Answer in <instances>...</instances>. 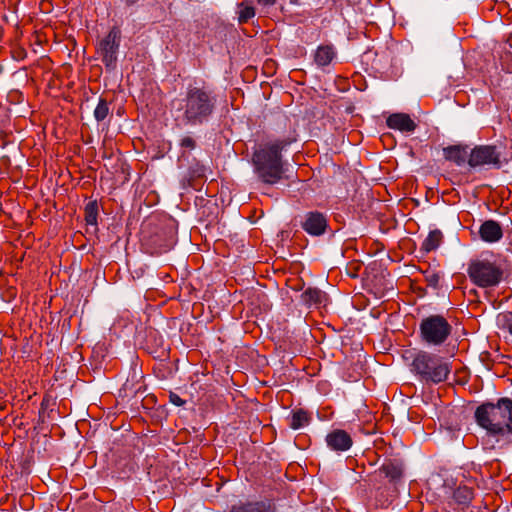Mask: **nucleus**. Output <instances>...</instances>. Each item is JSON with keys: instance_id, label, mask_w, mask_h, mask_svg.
<instances>
[{"instance_id": "nucleus-6", "label": "nucleus", "mask_w": 512, "mask_h": 512, "mask_svg": "<svg viewBox=\"0 0 512 512\" xmlns=\"http://www.w3.org/2000/svg\"><path fill=\"white\" fill-rule=\"evenodd\" d=\"M467 273L470 280L482 288L498 285L503 276L500 266L486 259L472 260L468 265Z\"/></svg>"}, {"instance_id": "nucleus-9", "label": "nucleus", "mask_w": 512, "mask_h": 512, "mask_svg": "<svg viewBox=\"0 0 512 512\" xmlns=\"http://www.w3.org/2000/svg\"><path fill=\"white\" fill-rule=\"evenodd\" d=\"M152 225L148 221L142 225L141 233L143 241L151 249L152 254H162L171 250L175 244L174 233L171 229L161 230L154 235L149 234V228Z\"/></svg>"}, {"instance_id": "nucleus-13", "label": "nucleus", "mask_w": 512, "mask_h": 512, "mask_svg": "<svg viewBox=\"0 0 512 512\" xmlns=\"http://www.w3.org/2000/svg\"><path fill=\"white\" fill-rule=\"evenodd\" d=\"M479 235L484 242L495 243L502 238L503 231L497 221L486 220L480 226Z\"/></svg>"}, {"instance_id": "nucleus-7", "label": "nucleus", "mask_w": 512, "mask_h": 512, "mask_svg": "<svg viewBox=\"0 0 512 512\" xmlns=\"http://www.w3.org/2000/svg\"><path fill=\"white\" fill-rule=\"evenodd\" d=\"M121 43V31L114 26L108 34L103 37L96 46L98 58L105 65V68L112 71L116 68L118 52Z\"/></svg>"}, {"instance_id": "nucleus-15", "label": "nucleus", "mask_w": 512, "mask_h": 512, "mask_svg": "<svg viewBox=\"0 0 512 512\" xmlns=\"http://www.w3.org/2000/svg\"><path fill=\"white\" fill-rule=\"evenodd\" d=\"M444 158L448 161L455 163L458 166H462L466 162L468 163L469 152L468 146L463 145H452L443 149Z\"/></svg>"}, {"instance_id": "nucleus-4", "label": "nucleus", "mask_w": 512, "mask_h": 512, "mask_svg": "<svg viewBox=\"0 0 512 512\" xmlns=\"http://www.w3.org/2000/svg\"><path fill=\"white\" fill-rule=\"evenodd\" d=\"M451 369V362L448 359L424 350L417 351L411 363V372L424 383L445 382Z\"/></svg>"}, {"instance_id": "nucleus-23", "label": "nucleus", "mask_w": 512, "mask_h": 512, "mask_svg": "<svg viewBox=\"0 0 512 512\" xmlns=\"http://www.w3.org/2000/svg\"><path fill=\"white\" fill-rule=\"evenodd\" d=\"M109 111L110 110L107 101L101 98L94 110V117L98 122L103 121L109 115Z\"/></svg>"}, {"instance_id": "nucleus-22", "label": "nucleus", "mask_w": 512, "mask_h": 512, "mask_svg": "<svg viewBox=\"0 0 512 512\" xmlns=\"http://www.w3.org/2000/svg\"><path fill=\"white\" fill-rule=\"evenodd\" d=\"M98 216V205L96 201L89 202L85 206V221L87 225L96 226Z\"/></svg>"}, {"instance_id": "nucleus-21", "label": "nucleus", "mask_w": 512, "mask_h": 512, "mask_svg": "<svg viewBox=\"0 0 512 512\" xmlns=\"http://www.w3.org/2000/svg\"><path fill=\"white\" fill-rule=\"evenodd\" d=\"M239 23H247L255 16V8L249 2H242L238 5Z\"/></svg>"}, {"instance_id": "nucleus-27", "label": "nucleus", "mask_w": 512, "mask_h": 512, "mask_svg": "<svg viewBox=\"0 0 512 512\" xmlns=\"http://www.w3.org/2000/svg\"><path fill=\"white\" fill-rule=\"evenodd\" d=\"M169 398L170 402L176 406H182L185 404V401L176 393H171Z\"/></svg>"}, {"instance_id": "nucleus-26", "label": "nucleus", "mask_w": 512, "mask_h": 512, "mask_svg": "<svg viewBox=\"0 0 512 512\" xmlns=\"http://www.w3.org/2000/svg\"><path fill=\"white\" fill-rule=\"evenodd\" d=\"M180 146L182 148L192 150L196 147V141L191 136H185L182 138Z\"/></svg>"}, {"instance_id": "nucleus-20", "label": "nucleus", "mask_w": 512, "mask_h": 512, "mask_svg": "<svg viewBox=\"0 0 512 512\" xmlns=\"http://www.w3.org/2000/svg\"><path fill=\"white\" fill-rule=\"evenodd\" d=\"M310 416L309 414L302 410H296L292 413L290 427L294 430L300 429L309 424Z\"/></svg>"}, {"instance_id": "nucleus-12", "label": "nucleus", "mask_w": 512, "mask_h": 512, "mask_svg": "<svg viewBox=\"0 0 512 512\" xmlns=\"http://www.w3.org/2000/svg\"><path fill=\"white\" fill-rule=\"evenodd\" d=\"M386 124L390 129L399 130L401 132H413L417 124L406 113H394L386 119Z\"/></svg>"}, {"instance_id": "nucleus-25", "label": "nucleus", "mask_w": 512, "mask_h": 512, "mask_svg": "<svg viewBox=\"0 0 512 512\" xmlns=\"http://www.w3.org/2000/svg\"><path fill=\"white\" fill-rule=\"evenodd\" d=\"M425 281L428 286L437 289L440 285L441 275L434 270H427L424 272Z\"/></svg>"}, {"instance_id": "nucleus-1", "label": "nucleus", "mask_w": 512, "mask_h": 512, "mask_svg": "<svg viewBox=\"0 0 512 512\" xmlns=\"http://www.w3.org/2000/svg\"><path fill=\"white\" fill-rule=\"evenodd\" d=\"M474 417L487 435L495 439L497 448L512 444V399L502 397L496 403L485 402L476 408Z\"/></svg>"}, {"instance_id": "nucleus-3", "label": "nucleus", "mask_w": 512, "mask_h": 512, "mask_svg": "<svg viewBox=\"0 0 512 512\" xmlns=\"http://www.w3.org/2000/svg\"><path fill=\"white\" fill-rule=\"evenodd\" d=\"M291 142L288 139H279L263 145L253 153L255 173L263 183L273 185L282 179L284 168L281 151Z\"/></svg>"}, {"instance_id": "nucleus-14", "label": "nucleus", "mask_w": 512, "mask_h": 512, "mask_svg": "<svg viewBox=\"0 0 512 512\" xmlns=\"http://www.w3.org/2000/svg\"><path fill=\"white\" fill-rule=\"evenodd\" d=\"M403 475L402 464L395 460L385 461L382 466L375 472V477L388 478L390 482H396Z\"/></svg>"}, {"instance_id": "nucleus-30", "label": "nucleus", "mask_w": 512, "mask_h": 512, "mask_svg": "<svg viewBox=\"0 0 512 512\" xmlns=\"http://www.w3.org/2000/svg\"><path fill=\"white\" fill-rule=\"evenodd\" d=\"M290 2L293 4H300V0H290Z\"/></svg>"}, {"instance_id": "nucleus-31", "label": "nucleus", "mask_w": 512, "mask_h": 512, "mask_svg": "<svg viewBox=\"0 0 512 512\" xmlns=\"http://www.w3.org/2000/svg\"><path fill=\"white\" fill-rule=\"evenodd\" d=\"M202 175H203V169L201 168V173H198V175H197V176H199V177H200V176H202Z\"/></svg>"}, {"instance_id": "nucleus-19", "label": "nucleus", "mask_w": 512, "mask_h": 512, "mask_svg": "<svg viewBox=\"0 0 512 512\" xmlns=\"http://www.w3.org/2000/svg\"><path fill=\"white\" fill-rule=\"evenodd\" d=\"M443 240V234L440 230L431 231L428 236L424 239L421 245V250L425 252H431L436 250Z\"/></svg>"}, {"instance_id": "nucleus-5", "label": "nucleus", "mask_w": 512, "mask_h": 512, "mask_svg": "<svg viewBox=\"0 0 512 512\" xmlns=\"http://www.w3.org/2000/svg\"><path fill=\"white\" fill-rule=\"evenodd\" d=\"M452 331V325L440 314L429 315L423 318L419 324L420 340L428 347L445 345Z\"/></svg>"}, {"instance_id": "nucleus-17", "label": "nucleus", "mask_w": 512, "mask_h": 512, "mask_svg": "<svg viewBox=\"0 0 512 512\" xmlns=\"http://www.w3.org/2000/svg\"><path fill=\"white\" fill-rule=\"evenodd\" d=\"M336 52L332 45H320L314 53V61L319 67L329 65L335 58Z\"/></svg>"}, {"instance_id": "nucleus-8", "label": "nucleus", "mask_w": 512, "mask_h": 512, "mask_svg": "<svg viewBox=\"0 0 512 512\" xmlns=\"http://www.w3.org/2000/svg\"><path fill=\"white\" fill-rule=\"evenodd\" d=\"M501 151L495 145H478L469 152L468 165L471 168L488 167L499 169L502 166Z\"/></svg>"}, {"instance_id": "nucleus-18", "label": "nucleus", "mask_w": 512, "mask_h": 512, "mask_svg": "<svg viewBox=\"0 0 512 512\" xmlns=\"http://www.w3.org/2000/svg\"><path fill=\"white\" fill-rule=\"evenodd\" d=\"M229 512H275V509L265 502H249L234 505Z\"/></svg>"}, {"instance_id": "nucleus-29", "label": "nucleus", "mask_w": 512, "mask_h": 512, "mask_svg": "<svg viewBox=\"0 0 512 512\" xmlns=\"http://www.w3.org/2000/svg\"><path fill=\"white\" fill-rule=\"evenodd\" d=\"M126 1V4L131 6V5H134L135 3H137L139 0H125Z\"/></svg>"}, {"instance_id": "nucleus-10", "label": "nucleus", "mask_w": 512, "mask_h": 512, "mask_svg": "<svg viewBox=\"0 0 512 512\" xmlns=\"http://www.w3.org/2000/svg\"><path fill=\"white\" fill-rule=\"evenodd\" d=\"M301 227L311 236H321L328 228V220L323 213L310 211L305 214Z\"/></svg>"}, {"instance_id": "nucleus-2", "label": "nucleus", "mask_w": 512, "mask_h": 512, "mask_svg": "<svg viewBox=\"0 0 512 512\" xmlns=\"http://www.w3.org/2000/svg\"><path fill=\"white\" fill-rule=\"evenodd\" d=\"M217 98L212 90L205 86L189 85L182 99L181 121L185 126H200L207 123L216 108Z\"/></svg>"}, {"instance_id": "nucleus-16", "label": "nucleus", "mask_w": 512, "mask_h": 512, "mask_svg": "<svg viewBox=\"0 0 512 512\" xmlns=\"http://www.w3.org/2000/svg\"><path fill=\"white\" fill-rule=\"evenodd\" d=\"M301 299L309 307H320L325 305L326 294L318 288L309 287L301 294Z\"/></svg>"}, {"instance_id": "nucleus-24", "label": "nucleus", "mask_w": 512, "mask_h": 512, "mask_svg": "<svg viewBox=\"0 0 512 512\" xmlns=\"http://www.w3.org/2000/svg\"><path fill=\"white\" fill-rule=\"evenodd\" d=\"M472 491L467 487H459L454 492L455 500L460 504H467L472 499Z\"/></svg>"}, {"instance_id": "nucleus-28", "label": "nucleus", "mask_w": 512, "mask_h": 512, "mask_svg": "<svg viewBox=\"0 0 512 512\" xmlns=\"http://www.w3.org/2000/svg\"><path fill=\"white\" fill-rule=\"evenodd\" d=\"M257 3L261 6H273L276 3V0H256Z\"/></svg>"}, {"instance_id": "nucleus-11", "label": "nucleus", "mask_w": 512, "mask_h": 512, "mask_svg": "<svg viewBox=\"0 0 512 512\" xmlns=\"http://www.w3.org/2000/svg\"><path fill=\"white\" fill-rule=\"evenodd\" d=\"M327 446L336 452L347 451L351 448L353 440L348 432L342 429H335L326 436Z\"/></svg>"}]
</instances>
